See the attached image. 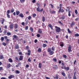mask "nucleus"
I'll use <instances>...</instances> for the list:
<instances>
[{
  "label": "nucleus",
  "mask_w": 79,
  "mask_h": 79,
  "mask_svg": "<svg viewBox=\"0 0 79 79\" xmlns=\"http://www.w3.org/2000/svg\"><path fill=\"white\" fill-rule=\"evenodd\" d=\"M25 48L26 50H27L28 52V53H26L25 54L26 55V54H27L28 56H30V55H31V50L29 49V46H27Z\"/></svg>",
  "instance_id": "f257e3e1"
},
{
  "label": "nucleus",
  "mask_w": 79,
  "mask_h": 79,
  "mask_svg": "<svg viewBox=\"0 0 79 79\" xmlns=\"http://www.w3.org/2000/svg\"><path fill=\"white\" fill-rule=\"evenodd\" d=\"M55 28H56V32H61V29L60 27H58L57 26H55Z\"/></svg>",
  "instance_id": "f03ea898"
},
{
  "label": "nucleus",
  "mask_w": 79,
  "mask_h": 79,
  "mask_svg": "<svg viewBox=\"0 0 79 79\" xmlns=\"http://www.w3.org/2000/svg\"><path fill=\"white\" fill-rule=\"evenodd\" d=\"M61 69H65L67 71H68L69 69V67H66V66H64L63 68V66H62L61 67Z\"/></svg>",
  "instance_id": "7ed1b4c3"
},
{
  "label": "nucleus",
  "mask_w": 79,
  "mask_h": 79,
  "mask_svg": "<svg viewBox=\"0 0 79 79\" xmlns=\"http://www.w3.org/2000/svg\"><path fill=\"white\" fill-rule=\"evenodd\" d=\"M37 5L38 6V7L37 8L36 10H40V9H39V7L40 6V4L38 2L36 3Z\"/></svg>",
  "instance_id": "20e7f679"
},
{
  "label": "nucleus",
  "mask_w": 79,
  "mask_h": 79,
  "mask_svg": "<svg viewBox=\"0 0 79 79\" xmlns=\"http://www.w3.org/2000/svg\"><path fill=\"white\" fill-rule=\"evenodd\" d=\"M68 52H72V50H71V45H70L68 47Z\"/></svg>",
  "instance_id": "39448f33"
},
{
  "label": "nucleus",
  "mask_w": 79,
  "mask_h": 79,
  "mask_svg": "<svg viewBox=\"0 0 79 79\" xmlns=\"http://www.w3.org/2000/svg\"><path fill=\"white\" fill-rule=\"evenodd\" d=\"M13 37L16 40H18V37L16 35H14Z\"/></svg>",
  "instance_id": "423d86ee"
},
{
  "label": "nucleus",
  "mask_w": 79,
  "mask_h": 79,
  "mask_svg": "<svg viewBox=\"0 0 79 79\" xmlns=\"http://www.w3.org/2000/svg\"><path fill=\"white\" fill-rule=\"evenodd\" d=\"M15 49H19V45L18 44L15 45Z\"/></svg>",
  "instance_id": "0eeeda50"
},
{
  "label": "nucleus",
  "mask_w": 79,
  "mask_h": 79,
  "mask_svg": "<svg viewBox=\"0 0 79 79\" xmlns=\"http://www.w3.org/2000/svg\"><path fill=\"white\" fill-rule=\"evenodd\" d=\"M75 23L74 22H72L70 24V27H73V26H74Z\"/></svg>",
  "instance_id": "6e6552de"
},
{
  "label": "nucleus",
  "mask_w": 79,
  "mask_h": 79,
  "mask_svg": "<svg viewBox=\"0 0 79 79\" xmlns=\"http://www.w3.org/2000/svg\"><path fill=\"white\" fill-rule=\"evenodd\" d=\"M14 26V25H13V24H11L10 25L9 27L10 29H12L13 28V27Z\"/></svg>",
  "instance_id": "1a4fd4ad"
},
{
  "label": "nucleus",
  "mask_w": 79,
  "mask_h": 79,
  "mask_svg": "<svg viewBox=\"0 0 79 79\" xmlns=\"http://www.w3.org/2000/svg\"><path fill=\"white\" fill-rule=\"evenodd\" d=\"M62 8V5L61 4H60V7L58 6L57 9H59V10H61V8Z\"/></svg>",
  "instance_id": "9d476101"
},
{
  "label": "nucleus",
  "mask_w": 79,
  "mask_h": 79,
  "mask_svg": "<svg viewBox=\"0 0 79 79\" xmlns=\"http://www.w3.org/2000/svg\"><path fill=\"white\" fill-rule=\"evenodd\" d=\"M19 59L20 61H21L23 60V56H19Z\"/></svg>",
  "instance_id": "9b49d317"
},
{
  "label": "nucleus",
  "mask_w": 79,
  "mask_h": 79,
  "mask_svg": "<svg viewBox=\"0 0 79 79\" xmlns=\"http://www.w3.org/2000/svg\"><path fill=\"white\" fill-rule=\"evenodd\" d=\"M14 77H15V76L14 75H11L8 77V79H11V78H13Z\"/></svg>",
  "instance_id": "f8f14e48"
},
{
  "label": "nucleus",
  "mask_w": 79,
  "mask_h": 79,
  "mask_svg": "<svg viewBox=\"0 0 79 79\" xmlns=\"http://www.w3.org/2000/svg\"><path fill=\"white\" fill-rule=\"evenodd\" d=\"M48 27H49L51 28V29L52 30L53 29V27L52 26V25L51 24H49L48 25Z\"/></svg>",
  "instance_id": "ddd939ff"
},
{
  "label": "nucleus",
  "mask_w": 79,
  "mask_h": 79,
  "mask_svg": "<svg viewBox=\"0 0 79 79\" xmlns=\"http://www.w3.org/2000/svg\"><path fill=\"white\" fill-rule=\"evenodd\" d=\"M19 17L21 18H24V15L23 14L21 13L19 14Z\"/></svg>",
  "instance_id": "4468645a"
},
{
  "label": "nucleus",
  "mask_w": 79,
  "mask_h": 79,
  "mask_svg": "<svg viewBox=\"0 0 79 79\" xmlns=\"http://www.w3.org/2000/svg\"><path fill=\"white\" fill-rule=\"evenodd\" d=\"M11 67V64H8L7 65V68H10Z\"/></svg>",
  "instance_id": "2eb2a0df"
},
{
  "label": "nucleus",
  "mask_w": 79,
  "mask_h": 79,
  "mask_svg": "<svg viewBox=\"0 0 79 79\" xmlns=\"http://www.w3.org/2000/svg\"><path fill=\"white\" fill-rule=\"evenodd\" d=\"M54 54V52L51 51L50 52L49 54L50 55H53Z\"/></svg>",
  "instance_id": "dca6fc26"
},
{
  "label": "nucleus",
  "mask_w": 79,
  "mask_h": 79,
  "mask_svg": "<svg viewBox=\"0 0 79 79\" xmlns=\"http://www.w3.org/2000/svg\"><path fill=\"white\" fill-rule=\"evenodd\" d=\"M61 19H62V20H63V19H65V17L64 15H62L61 17H60Z\"/></svg>",
  "instance_id": "f3484780"
},
{
  "label": "nucleus",
  "mask_w": 79,
  "mask_h": 79,
  "mask_svg": "<svg viewBox=\"0 0 79 79\" xmlns=\"http://www.w3.org/2000/svg\"><path fill=\"white\" fill-rule=\"evenodd\" d=\"M42 21L43 22H45V17L43 16L42 17Z\"/></svg>",
  "instance_id": "a211bd4d"
},
{
  "label": "nucleus",
  "mask_w": 79,
  "mask_h": 79,
  "mask_svg": "<svg viewBox=\"0 0 79 79\" xmlns=\"http://www.w3.org/2000/svg\"><path fill=\"white\" fill-rule=\"evenodd\" d=\"M64 45V44H63V42H61L60 43V47H63Z\"/></svg>",
  "instance_id": "6ab92c4d"
},
{
  "label": "nucleus",
  "mask_w": 79,
  "mask_h": 79,
  "mask_svg": "<svg viewBox=\"0 0 79 79\" xmlns=\"http://www.w3.org/2000/svg\"><path fill=\"white\" fill-rule=\"evenodd\" d=\"M67 31L69 34H71V33H72V32H71V31H70V30H69V28H68Z\"/></svg>",
  "instance_id": "aec40b11"
},
{
  "label": "nucleus",
  "mask_w": 79,
  "mask_h": 79,
  "mask_svg": "<svg viewBox=\"0 0 79 79\" xmlns=\"http://www.w3.org/2000/svg\"><path fill=\"white\" fill-rule=\"evenodd\" d=\"M4 58V57L3 56V55H0V59L2 60Z\"/></svg>",
  "instance_id": "412c9836"
},
{
  "label": "nucleus",
  "mask_w": 79,
  "mask_h": 79,
  "mask_svg": "<svg viewBox=\"0 0 79 79\" xmlns=\"http://www.w3.org/2000/svg\"><path fill=\"white\" fill-rule=\"evenodd\" d=\"M50 11L51 13V14H52L53 13H55V11L54 10H50Z\"/></svg>",
  "instance_id": "4be33fe9"
},
{
  "label": "nucleus",
  "mask_w": 79,
  "mask_h": 79,
  "mask_svg": "<svg viewBox=\"0 0 79 79\" xmlns=\"http://www.w3.org/2000/svg\"><path fill=\"white\" fill-rule=\"evenodd\" d=\"M18 25L17 24H15V25L14 26V28L15 29H16L17 28H18Z\"/></svg>",
  "instance_id": "5701e85b"
},
{
  "label": "nucleus",
  "mask_w": 79,
  "mask_h": 79,
  "mask_svg": "<svg viewBox=\"0 0 79 79\" xmlns=\"http://www.w3.org/2000/svg\"><path fill=\"white\" fill-rule=\"evenodd\" d=\"M6 35H8V36H9V35H11V33L10 32H7Z\"/></svg>",
  "instance_id": "b1692460"
},
{
  "label": "nucleus",
  "mask_w": 79,
  "mask_h": 79,
  "mask_svg": "<svg viewBox=\"0 0 79 79\" xmlns=\"http://www.w3.org/2000/svg\"><path fill=\"white\" fill-rule=\"evenodd\" d=\"M72 13V12H71L69 10L68 11V16H71V14Z\"/></svg>",
  "instance_id": "393cba45"
},
{
  "label": "nucleus",
  "mask_w": 79,
  "mask_h": 79,
  "mask_svg": "<svg viewBox=\"0 0 79 79\" xmlns=\"http://www.w3.org/2000/svg\"><path fill=\"white\" fill-rule=\"evenodd\" d=\"M47 46V45L45 44H43V48H45V47H46Z\"/></svg>",
  "instance_id": "a878e982"
},
{
  "label": "nucleus",
  "mask_w": 79,
  "mask_h": 79,
  "mask_svg": "<svg viewBox=\"0 0 79 79\" xmlns=\"http://www.w3.org/2000/svg\"><path fill=\"white\" fill-rule=\"evenodd\" d=\"M9 62L10 63H13V60L11 58H9L8 60Z\"/></svg>",
  "instance_id": "bb28decb"
},
{
  "label": "nucleus",
  "mask_w": 79,
  "mask_h": 79,
  "mask_svg": "<svg viewBox=\"0 0 79 79\" xmlns=\"http://www.w3.org/2000/svg\"><path fill=\"white\" fill-rule=\"evenodd\" d=\"M30 29L31 32H34V30L33 29V28H32V27H30Z\"/></svg>",
  "instance_id": "cd10ccee"
},
{
  "label": "nucleus",
  "mask_w": 79,
  "mask_h": 79,
  "mask_svg": "<svg viewBox=\"0 0 79 79\" xmlns=\"http://www.w3.org/2000/svg\"><path fill=\"white\" fill-rule=\"evenodd\" d=\"M20 13L19 11H18V10H16V15H19V14Z\"/></svg>",
  "instance_id": "c85d7f7f"
},
{
  "label": "nucleus",
  "mask_w": 79,
  "mask_h": 79,
  "mask_svg": "<svg viewBox=\"0 0 79 79\" xmlns=\"http://www.w3.org/2000/svg\"><path fill=\"white\" fill-rule=\"evenodd\" d=\"M61 74L64 76V77H65V75H66V74L65 73H64V72H61Z\"/></svg>",
  "instance_id": "c756f323"
},
{
  "label": "nucleus",
  "mask_w": 79,
  "mask_h": 79,
  "mask_svg": "<svg viewBox=\"0 0 79 79\" xmlns=\"http://www.w3.org/2000/svg\"><path fill=\"white\" fill-rule=\"evenodd\" d=\"M4 21H5V19H2V20L1 21V24H3L4 23Z\"/></svg>",
  "instance_id": "7c9ffc66"
},
{
  "label": "nucleus",
  "mask_w": 79,
  "mask_h": 79,
  "mask_svg": "<svg viewBox=\"0 0 79 79\" xmlns=\"http://www.w3.org/2000/svg\"><path fill=\"white\" fill-rule=\"evenodd\" d=\"M39 66L40 68H42V64H41V63H39Z\"/></svg>",
  "instance_id": "2f4dec72"
},
{
  "label": "nucleus",
  "mask_w": 79,
  "mask_h": 79,
  "mask_svg": "<svg viewBox=\"0 0 79 79\" xmlns=\"http://www.w3.org/2000/svg\"><path fill=\"white\" fill-rule=\"evenodd\" d=\"M38 52H42V49L41 48H38Z\"/></svg>",
  "instance_id": "473e14b6"
},
{
  "label": "nucleus",
  "mask_w": 79,
  "mask_h": 79,
  "mask_svg": "<svg viewBox=\"0 0 79 79\" xmlns=\"http://www.w3.org/2000/svg\"><path fill=\"white\" fill-rule=\"evenodd\" d=\"M28 27H28V26H26L25 28V30L26 31H27L28 29Z\"/></svg>",
  "instance_id": "72a5a7b5"
},
{
  "label": "nucleus",
  "mask_w": 79,
  "mask_h": 79,
  "mask_svg": "<svg viewBox=\"0 0 79 79\" xmlns=\"http://www.w3.org/2000/svg\"><path fill=\"white\" fill-rule=\"evenodd\" d=\"M20 2L21 3H24L25 2V0H20Z\"/></svg>",
  "instance_id": "f704fd0d"
},
{
  "label": "nucleus",
  "mask_w": 79,
  "mask_h": 79,
  "mask_svg": "<svg viewBox=\"0 0 79 79\" xmlns=\"http://www.w3.org/2000/svg\"><path fill=\"white\" fill-rule=\"evenodd\" d=\"M51 48H48V52H50L51 51Z\"/></svg>",
  "instance_id": "c9c22d12"
},
{
  "label": "nucleus",
  "mask_w": 79,
  "mask_h": 79,
  "mask_svg": "<svg viewBox=\"0 0 79 79\" xmlns=\"http://www.w3.org/2000/svg\"><path fill=\"white\" fill-rule=\"evenodd\" d=\"M7 33V31L6 30H5L4 32V35H6V34Z\"/></svg>",
  "instance_id": "e433bc0d"
},
{
  "label": "nucleus",
  "mask_w": 79,
  "mask_h": 79,
  "mask_svg": "<svg viewBox=\"0 0 79 79\" xmlns=\"http://www.w3.org/2000/svg\"><path fill=\"white\" fill-rule=\"evenodd\" d=\"M38 32L41 34V33H42V31L41 30L39 29V30L38 31Z\"/></svg>",
  "instance_id": "4c0bfd02"
},
{
  "label": "nucleus",
  "mask_w": 79,
  "mask_h": 79,
  "mask_svg": "<svg viewBox=\"0 0 79 79\" xmlns=\"http://www.w3.org/2000/svg\"><path fill=\"white\" fill-rule=\"evenodd\" d=\"M53 60L54 61H55V62H56V63L57 60L56 59V58H54L53 59Z\"/></svg>",
  "instance_id": "58836bf2"
},
{
  "label": "nucleus",
  "mask_w": 79,
  "mask_h": 79,
  "mask_svg": "<svg viewBox=\"0 0 79 79\" xmlns=\"http://www.w3.org/2000/svg\"><path fill=\"white\" fill-rule=\"evenodd\" d=\"M79 35L78 33L75 34V37H79Z\"/></svg>",
  "instance_id": "ea45409f"
},
{
  "label": "nucleus",
  "mask_w": 79,
  "mask_h": 79,
  "mask_svg": "<svg viewBox=\"0 0 79 79\" xmlns=\"http://www.w3.org/2000/svg\"><path fill=\"white\" fill-rule=\"evenodd\" d=\"M36 16V14H34L33 15L32 17L33 18H35Z\"/></svg>",
  "instance_id": "a19ab883"
},
{
  "label": "nucleus",
  "mask_w": 79,
  "mask_h": 79,
  "mask_svg": "<svg viewBox=\"0 0 79 79\" xmlns=\"http://www.w3.org/2000/svg\"><path fill=\"white\" fill-rule=\"evenodd\" d=\"M16 73L17 74H19V73H20V72H19V71L18 70H16Z\"/></svg>",
  "instance_id": "79ce46f5"
},
{
  "label": "nucleus",
  "mask_w": 79,
  "mask_h": 79,
  "mask_svg": "<svg viewBox=\"0 0 79 79\" xmlns=\"http://www.w3.org/2000/svg\"><path fill=\"white\" fill-rule=\"evenodd\" d=\"M36 36H37V37H40V35L38 34L37 35H36Z\"/></svg>",
  "instance_id": "37998d69"
},
{
  "label": "nucleus",
  "mask_w": 79,
  "mask_h": 79,
  "mask_svg": "<svg viewBox=\"0 0 79 79\" xmlns=\"http://www.w3.org/2000/svg\"><path fill=\"white\" fill-rule=\"evenodd\" d=\"M7 18H10V15L8 14H7Z\"/></svg>",
  "instance_id": "c03bdc74"
},
{
  "label": "nucleus",
  "mask_w": 79,
  "mask_h": 79,
  "mask_svg": "<svg viewBox=\"0 0 79 79\" xmlns=\"http://www.w3.org/2000/svg\"><path fill=\"white\" fill-rule=\"evenodd\" d=\"M73 79H77V78L76 77V75H73Z\"/></svg>",
  "instance_id": "a18cd8bd"
},
{
  "label": "nucleus",
  "mask_w": 79,
  "mask_h": 79,
  "mask_svg": "<svg viewBox=\"0 0 79 79\" xmlns=\"http://www.w3.org/2000/svg\"><path fill=\"white\" fill-rule=\"evenodd\" d=\"M4 40V38L3 37H2L1 39V40L3 41Z\"/></svg>",
  "instance_id": "49530a36"
},
{
  "label": "nucleus",
  "mask_w": 79,
  "mask_h": 79,
  "mask_svg": "<svg viewBox=\"0 0 79 79\" xmlns=\"http://www.w3.org/2000/svg\"><path fill=\"white\" fill-rule=\"evenodd\" d=\"M63 57L64 58H67V56L65 55H63Z\"/></svg>",
  "instance_id": "de8ad7c7"
},
{
  "label": "nucleus",
  "mask_w": 79,
  "mask_h": 79,
  "mask_svg": "<svg viewBox=\"0 0 79 79\" xmlns=\"http://www.w3.org/2000/svg\"><path fill=\"white\" fill-rule=\"evenodd\" d=\"M2 45H4V46H6V43L3 42L2 43Z\"/></svg>",
  "instance_id": "09e8293b"
},
{
  "label": "nucleus",
  "mask_w": 79,
  "mask_h": 79,
  "mask_svg": "<svg viewBox=\"0 0 79 79\" xmlns=\"http://www.w3.org/2000/svg\"><path fill=\"white\" fill-rule=\"evenodd\" d=\"M28 24V21L27 20L25 22V25H27Z\"/></svg>",
  "instance_id": "8fccbe9b"
},
{
  "label": "nucleus",
  "mask_w": 79,
  "mask_h": 79,
  "mask_svg": "<svg viewBox=\"0 0 79 79\" xmlns=\"http://www.w3.org/2000/svg\"><path fill=\"white\" fill-rule=\"evenodd\" d=\"M28 61L29 62H31V58H29L28 59Z\"/></svg>",
  "instance_id": "3c124183"
},
{
  "label": "nucleus",
  "mask_w": 79,
  "mask_h": 79,
  "mask_svg": "<svg viewBox=\"0 0 79 79\" xmlns=\"http://www.w3.org/2000/svg\"><path fill=\"white\" fill-rule=\"evenodd\" d=\"M52 51H55V48H54V47H52Z\"/></svg>",
  "instance_id": "603ef678"
},
{
  "label": "nucleus",
  "mask_w": 79,
  "mask_h": 79,
  "mask_svg": "<svg viewBox=\"0 0 79 79\" xmlns=\"http://www.w3.org/2000/svg\"><path fill=\"white\" fill-rule=\"evenodd\" d=\"M67 9H66V10H70V8L69 7H67Z\"/></svg>",
  "instance_id": "864d4df0"
},
{
  "label": "nucleus",
  "mask_w": 79,
  "mask_h": 79,
  "mask_svg": "<svg viewBox=\"0 0 79 79\" xmlns=\"http://www.w3.org/2000/svg\"><path fill=\"white\" fill-rule=\"evenodd\" d=\"M58 23H59V24H61V25H63V23H61V21H58Z\"/></svg>",
  "instance_id": "5fc2aeb1"
},
{
  "label": "nucleus",
  "mask_w": 79,
  "mask_h": 79,
  "mask_svg": "<svg viewBox=\"0 0 79 79\" xmlns=\"http://www.w3.org/2000/svg\"><path fill=\"white\" fill-rule=\"evenodd\" d=\"M50 5H51V8H53L54 7V6H53V4H50Z\"/></svg>",
  "instance_id": "6e6d98bb"
},
{
  "label": "nucleus",
  "mask_w": 79,
  "mask_h": 79,
  "mask_svg": "<svg viewBox=\"0 0 79 79\" xmlns=\"http://www.w3.org/2000/svg\"><path fill=\"white\" fill-rule=\"evenodd\" d=\"M54 79H58V76L57 75H56V77H54Z\"/></svg>",
  "instance_id": "4d7b16f0"
},
{
  "label": "nucleus",
  "mask_w": 79,
  "mask_h": 79,
  "mask_svg": "<svg viewBox=\"0 0 79 79\" xmlns=\"http://www.w3.org/2000/svg\"><path fill=\"white\" fill-rule=\"evenodd\" d=\"M24 24H25L24 22H23L22 23V26H24Z\"/></svg>",
  "instance_id": "13d9d810"
},
{
  "label": "nucleus",
  "mask_w": 79,
  "mask_h": 79,
  "mask_svg": "<svg viewBox=\"0 0 79 79\" xmlns=\"http://www.w3.org/2000/svg\"><path fill=\"white\" fill-rule=\"evenodd\" d=\"M75 13H76V15H77L78 12H77V10H75Z\"/></svg>",
  "instance_id": "bf43d9fd"
},
{
  "label": "nucleus",
  "mask_w": 79,
  "mask_h": 79,
  "mask_svg": "<svg viewBox=\"0 0 79 79\" xmlns=\"http://www.w3.org/2000/svg\"><path fill=\"white\" fill-rule=\"evenodd\" d=\"M7 14H9V13H10V10H8L7 11Z\"/></svg>",
  "instance_id": "052dcab7"
},
{
  "label": "nucleus",
  "mask_w": 79,
  "mask_h": 79,
  "mask_svg": "<svg viewBox=\"0 0 79 79\" xmlns=\"http://www.w3.org/2000/svg\"><path fill=\"white\" fill-rule=\"evenodd\" d=\"M34 42L35 43H37V39L35 40Z\"/></svg>",
  "instance_id": "680f3d73"
},
{
  "label": "nucleus",
  "mask_w": 79,
  "mask_h": 79,
  "mask_svg": "<svg viewBox=\"0 0 79 79\" xmlns=\"http://www.w3.org/2000/svg\"><path fill=\"white\" fill-rule=\"evenodd\" d=\"M77 55L78 57H79V52H78L77 53Z\"/></svg>",
  "instance_id": "e2e57ef3"
},
{
  "label": "nucleus",
  "mask_w": 79,
  "mask_h": 79,
  "mask_svg": "<svg viewBox=\"0 0 79 79\" xmlns=\"http://www.w3.org/2000/svg\"><path fill=\"white\" fill-rule=\"evenodd\" d=\"M15 59L16 60H18V57L16 56L15 58Z\"/></svg>",
  "instance_id": "0e129e2a"
},
{
  "label": "nucleus",
  "mask_w": 79,
  "mask_h": 79,
  "mask_svg": "<svg viewBox=\"0 0 79 79\" xmlns=\"http://www.w3.org/2000/svg\"><path fill=\"white\" fill-rule=\"evenodd\" d=\"M44 43H46V44H48V41L47 40H45L44 41Z\"/></svg>",
  "instance_id": "69168bd1"
},
{
  "label": "nucleus",
  "mask_w": 79,
  "mask_h": 79,
  "mask_svg": "<svg viewBox=\"0 0 79 79\" xmlns=\"http://www.w3.org/2000/svg\"><path fill=\"white\" fill-rule=\"evenodd\" d=\"M1 79H7L5 77H2Z\"/></svg>",
  "instance_id": "338daca9"
},
{
  "label": "nucleus",
  "mask_w": 79,
  "mask_h": 79,
  "mask_svg": "<svg viewBox=\"0 0 79 79\" xmlns=\"http://www.w3.org/2000/svg\"><path fill=\"white\" fill-rule=\"evenodd\" d=\"M31 19V16H29L28 17V19L30 20Z\"/></svg>",
  "instance_id": "774afa93"
}]
</instances>
